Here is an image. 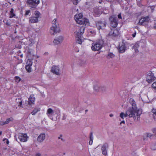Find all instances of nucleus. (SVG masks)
I'll use <instances>...</instances> for the list:
<instances>
[{
  "mask_svg": "<svg viewBox=\"0 0 156 156\" xmlns=\"http://www.w3.org/2000/svg\"><path fill=\"white\" fill-rule=\"evenodd\" d=\"M44 54L45 55H48V52H45L44 53Z\"/></svg>",
  "mask_w": 156,
  "mask_h": 156,
  "instance_id": "864d4df0",
  "label": "nucleus"
},
{
  "mask_svg": "<svg viewBox=\"0 0 156 156\" xmlns=\"http://www.w3.org/2000/svg\"><path fill=\"white\" fill-rule=\"evenodd\" d=\"M125 121L124 120H123V121H122L121 122H120V124H121V123H123V124H125Z\"/></svg>",
  "mask_w": 156,
  "mask_h": 156,
  "instance_id": "8fccbe9b",
  "label": "nucleus"
},
{
  "mask_svg": "<svg viewBox=\"0 0 156 156\" xmlns=\"http://www.w3.org/2000/svg\"><path fill=\"white\" fill-rule=\"evenodd\" d=\"M151 112L153 113V115L154 119H156V109H152Z\"/></svg>",
  "mask_w": 156,
  "mask_h": 156,
  "instance_id": "c85d7f7f",
  "label": "nucleus"
},
{
  "mask_svg": "<svg viewBox=\"0 0 156 156\" xmlns=\"http://www.w3.org/2000/svg\"><path fill=\"white\" fill-rule=\"evenodd\" d=\"M151 148L153 150H156V143L152 144L151 146Z\"/></svg>",
  "mask_w": 156,
  "mask_h": 156,
  "instance_id": "cd10ccee",
  "label": "nucleus"
},
{
  "mask_svg": "<svg viewBox=\"0 0 156 156\" xmlns=\"http://www.w3.org/2000/svg\"><path fill=\"white\" fill-rule=\"evenodd\" d=\"M147 81L149 83L155 80L156 78L154 76V74L151 71H149L147 73Z\"/></svg>",
  "mask_w": 156,
  "mask_h": 156,
  "instance_id": "9d476101",
  "label": "nucleus"
},
{
  "mask_svg": "<svg viewBox=\"0 0 156 156\" xmlns=\"http://www.w3.org/2000/svg\"><path fill=\"white\" fill-rule=\"evenodd\" d=\"M100 87L98 85H95L94 86V90L97 92L99 91V88Z\"/></svg>",
  "mask_w": 156,
  "mask_h": 156,
  "instance_id": "58836bf2",
  "label": "nucleus"
},
{
  "mask_svg": "<svg viewBox=\"0 0 156 156\" xmlns=\"http://www.w3.org/2000/svg\"><path fill=\"white\" fill-rule=\"evenodd\" d=\"M110 26L113 28H115L118 24V18L114 16H111L109 17Z\"/></svg>",
  "mask_w": 156,
  "mask_h": 156,
  "instance_id": "6e6552de",
  "label": "nucleus"
},
{
  "mask_svg": "<svg viewBox=\"0 0 156 156\" xmlns=\"http://www.w3.org/2000/svg\"><path fill=\"white\" fill-rule=\"evenodd\" d=\"M20 56H21V57H22V56H23V55H22H22H20Z\"/></svg>",
  "mask_w": 156,
  "mask_h": 156,
  "instance_id": "13d9d810",
  "label": "nucleus"
},
{
  "mask_svg": "<svg viewBox=\"0 0 156 156\" xmlns=\"http://www.w3.org/2000/svg\"><path fill=\"white\" fill-rule=\"evenodd\" d=\"M108 147V144L107 143H105L102 146L101 150L102 154L106 156L107 154V149Z\"/></svg>",
  "mask_w": 156,
  "mask_h": 156,
  "instance_id": "4468645a",
  "label": "nucleus"
},
{
  "mask_svg": "<svg viewBox=\"0 0 156 156\" xmlns=\"http://www.w3.org/2000/svg\"><path fill=\"white\" fill-rule=\"evenodd\" d=\"M139 46V43L138 42H136L135 44L133 46L132 48L134 49L135 52L137 53L138 52V48Z\"/></svg>",
  "mask_w": 156,
  "mask_h": 156,
  "instance_id": "5701e85b",
  "label": "nucleus"
},
{
  "mask_svg": "<svg viewBox=\"0 0 156 156\" xmlns=\"http://www.w3.org/2000/svg\"><path fill=\"white\" fill-rule=\"evenodd\" d=\"M111 31H110L108 34V36L111 37L112 38H113L116 37L118 36L119 34V32L117 29H114L113 30L111 28Z\"/></svg>",
  "mask_w": 156,
  "mask_h": 156,
  "instance_id": "f8f14e48",
  "label": "nucleus"
},
{
  "mask_svg": "<svg viewBox=\"0 0 156 156\" xmlns=\"http://www.w3.org/2000/svg\"><path fill=\"white\" fill-rule=\"evenodd\" d=\"M40 3V0H27V3L30 9H35Z\"/></svg>",
  "mask_w": 156,
  "mask_h": 156,
  "instance_id": "0eeeda50",
  "label": "nucleus"
},
{
  "mask_svg": "<svg viewBox=\"0 0 156 156\" xmlns=\"http://www.w3.org/2000/svg\"><path fill=\"white\" fill-rule=\"evenodd\" d=\"M109 116L112 117H113V115L112 114H110V115H109Z\"/></svg>",
  "mask_w": 156,
  "mask_h": 156,
  "instance_id": "603ef678",
  "label": "nucleus"
},
{
  "mask_svg": "<svg viewBox=\"0 0 156 156\" xmlns=\"http://www.w3.org/2000/svg\"><path fill=\"white\" fill-rule=\"evenodd\" d=\"M87 111H88V110H87V109L86 110H85L86 112H87Z\"/></svg>",
  "mask_w": 156,
  "mask_h": 156,
  "instance_id": "4d7b16f0",
  "label": "nucleus"
},
{
  "mask_svg": "<svg viewBox=\"0 0 156 156\" xmlns=\"http://www.w3.org/2000/svg\"><path fill=\"white\" fill-rule=\"evenodd\" d=\"M88 32L94 35L96 34V31L95 30H88Z\"/></svg>",
  "mask_w": 156,
  "mask_h": 156,
  "instance_id": "c9c22d12",
  "label": "nucleus"
},
{
  "mask_svg": "<svg viewBox=\"0 0 156 156\" xmlns=\"http://www.w3.org/2000/svg\"><path fill=\"white\" fill-rule=\"evenodd\" d=\"M90 140L89 142V144L90 145H91L93 143V133L92 132H90Z\"/></svg>",
  "mask_w": 156,
  "mask_h": 156,
  "instance_id": "a878e982",
  "label": "nucleus"
},
{
  "mask_svg": "<svg viewBox=\"0 0 156 156\" xmlns=\"http://www.w3.org/2000/svg\"><path fill=\"white\" fill-rule=\"evenodd\" d=\"M5 23L7 25H9V23H8V22L6 23Z\"/></svg>",
  "mask_w": 156,
  "mask_h": 156,
  "instance_id": "5fc2aeb1",
  "label": "nucleus"
},
{
  "mask_svg": "<svg viewBox=\"0 0 156 156\" xmlns=\"http://www.w3.org/2000/svg\"><path fill=\"white\" fill-rule=\"evenodd\" d=\"M129 101L130 104H131L132 107H133V105L135 106V107H137L135 102L134 101L133 99L132 98H130L129 100Z\"/></svg>",
  "mask_w": 156,
  "mask_h": 156,
  "instance_id": "b1692460",
  "label": "nucleus"
},
{
  "mask_svg": "<svg viewBox=\"0 0 156 156\" xmlns=\"http://www.w3.org/2000/svg\"><path fill=\"white\" fill-rule=\"evenodd\" d=\"M19 104H20V105H22V101H20V102Z\"/></svg>",
  "mask_w": 156,
  "mask_h": 156,
  "instance_id": "3c124183",
  "label": "nucleus"
},
{
  "mask_svg": "<svg viewBox=\"0 0 156 156\" xmlns=\"http://www.w3.org/2000/svg\"><path fill=\"white\" fill-rule=\"evenodd\" d=\"M41 14L38 11H36L34 12V16H32L29 18V22L31 23H37L38 22V18L40 17Z\"/></svg>",
  "mask_w": 156,
  "mask_h": 156,
  "instance_id": "423d86ee",
  "label": "nucleus"
},
{
  "mask_svg": "<svg viewBox=\"0 0 156 156\" xmlns=\"http://www.w3.org/2000/svg\"><path fill=\"white\" fill-rule=\"evenodd\" d=\"M136 35V32L135 31L133 34H132V36L133 37H134Z\"/></svg>",
  "mask_w": 156,
  "mask_h": 156,
  "instance_id": "49530a36",
  "label": "nucleus"
},
{
  "mask_svg": "<svg viewBox=\"0 0 156 156\" xmlns=\"http://www.w3.org/2000/svg\"><path fill=\"white\" fill-rule=\"evenodd\" d=\"M96 27L98 30H103L107 25L106 20H98L96 22Z\"/></svg>",
  "mask_w": 156,
  "mask_h": 156,
  "instance_id": "39448f33",
  "label": "nucleus"
},
{
  "mask_svg": "<svg viewBox=\"0 0 156 156\" xmlns=\"http://www.w3.org/2000/svg\"><path fill=\"white\" fill-rule=\"evenodd\" d=\"M106 90V87L104 86H101L99 88V91H105Z\"/></svg>",
  "mask_w": 156,
  "mask_h": 156,
  "instance_id": "f704fd0d",
  "label": "nucleus"
},
{
  "mask_svg": "<svg viewBox=\"0 0 156 156\" xmlns=\"http://www.w3.org/2000/svg\"><path fill=\"white\" fill-rule=\"evenodd\" d=\"M41 154L39 153H37L36 154V156H41Z\"/></svg>",
  "mask_w": 156,
  "mask_h": 156,
  "instance_id": "09e8293b",
  "label": "nucleus"
},
{
  "mask_svg": "<svg viewBox=\"0 0 156 156\" xmlns=\"http://www.w3.org/2000/svg\"><path fill=\"white\" fill-rule=\"evenodd\" d=\"M150 7L152 10V11H153L154 10V6H150Z\"/></svg>",
  "mask_w": 156,
  "mask_h": 156,
  "instance_id": "a18cd8bd",
  "label": "nucleus"
},
{
  "mask_svg": "<svg viewBox=\"0 0 156 156\" xmlns=\"http://www.w3.org/2000/svg\"><path fill=\"white\" fill-rule=\"evenodd\" d=\"M28 137L26 133H20L19 134L18 139L21 142H26L27 140Z\"/></svg>",
  "mask_w": 156,
  "mask_h": 156,
  "instance_id": "2eb2a0df",
  "label": "nucleus"
},
{
  "mask_svg": "<svg viewBox=\"0 0 156 156\" xmlns=\"http://www.w3.org/2000/svg\"><path fill=\"white\" fill-rule=\"evenodd\" d=\"M85 29V27L82 26L80 27L79 31L78 32L81 33V34H83V33H84Z\"/></svg>",
  "mask_w": 156,
  "mask_h": 156,
  "instance_id": "bb28decb",
  "label": "nucleus"
},
{
  "mask_svg": "<svg viewBox=\"0 0 156 156\" xmlns=\"http://www.w3.org/2000/svg\"><path fill=\"white\" fill-rule=\"evenodd\" d=\"M63 40V37L62 36H59L54 40L53 43L55 44H58L62 43Z\"/></svg>",
  "mask_w": 156,
  "mask_h": 156,
  "instance_id": "f3484780",
  "label": "nucleus"
},
{
  "mask_svg": "<svg viewBox=\"0 0 156 156\" xmlns=\"http://www.w3.org/2000/svg\"><path fill=\"white\" fill-rule=\"evenodd\" d=\"M14 9L13 8H12L10 12V18H12L15 16V14L14 13Z\"/></svg>",
  "mask_w": 156,
  "mask_h": 156,
  "instance_id": "393cba45",
  "label": "nucleus"
},
{
  "mask_svg": "<svg viewBox=\"0 0 156 156\" xmlns=\"http://www.w3.org/2000/svg\"><path fill=\"white\" fill-rule=\"evenodd\" d=\"M2 134V131H0V135H1Z\"/></svg>",
  "mask_w": 156,
  "mask_h": 156,
  "instance_id": "6e6d98bb",
  "label": "nucleus"
},
{
  "mask_svg": "<svg viewBox=\"0 0 156 156\" xmlns=\"http://www.w3.org/2000/svg\"><path fill=\"white\" fill-rule=\"evenodd\" d=\"M150 20L149 16L142 17L140 20L138 24L141 26H146Z\"/></svg>",
  "mask_w": 156,
  "mask_h": 156,
  "instance_id": "9b49d317",
  "label": "nucleus"
},
{
  "mask_svg": "<svg viewBox=\"0 0 156 156\" xmlns=\"http://www.w3.org/2000/svg\"><path fill=\"white\" fill-rule=\"evenodd\" d=\"M15 81L17 83L20 82L21 80V79L19 76H15Z\"/></svg>",
  "mask_w": 156,
  "mask_h": 156,
  "instance_id": "2f4dec72",
  "label": "nucleus"
},
{
  "mask_svg": "<svg viewBox=\"0 0 156 156\" xmlns=\"http://www.w3.org/2000/svg\"><path fill=\"white\" fill-rule=\"evenodd\" d=\"M153 28L154 29L156 30V21L154 23V25L153 26Z\"/></svg>",
  "mask_w": 156,
  "mask_h": 156,
  "instance_id": "de8ad7c7",
  "label": "nucleus"
},
{
  "mask_svg": "<svg viewBox=\"0 0 156 156\" xmlns=\"http://www.w3.org/2000/svg\"><path fill=\"white\" fill-rule=\"evenodd\" d=\"M115 56L112 53L110 52L109 53L108 55V58H112Z\"/></svg>",
  "mask_w": 156,
  "mask_h": 156,
  "instance_id": "7c9ffc66",
  "label": "nucleus"
},
{
  "mask_svg": "<svg viewBox=\"0 0 156 156\" xmlns=\"http://www.w3.org/2000/svg\"><path fill=\"white\" fill-rule=\"evenodd\" d=\"M74 18L76 22L81 25H86L89 22L88 19L85 17L83 18L82 13L76 14L74 16Z\"/></svg>",
  "mask_w": 156,
  "mask_h": 156,
  "instance_id": "f03ea898",
  "label": "nucleus"
},
{
  "mask_svg": "<svg viewBox=\"0 0 156 156\" xmlns=\"http://www.w3.org/2000/svg\"><path fill=\"white\" fill-rule=\"evenodd\" d=\"M5 140H6V144H7V145H8L9 144V140L6 138H4L3 139V141H5Z\"/></svg>",
  "mask_w": 156,
  "mask_h": 156,
  "instance_id": "a19ab883",
  "label": "nucleus"
},
{
  "mask_svg": "<svg viewBox=\"0 0 156 156\" xmlns=\"http://www.w3.org/2000/svg\"><path fill=\"white\" fill-rule=\"evenodd\" d=\"M128 43L127 42H124V41L123 40L122 44H119L118 48V50L119 53H123L125 51L128 49L127 47Z\"/></svg>",
  "mask_w": 156,
  "mask_h": 156,
  "instance_id": "1a4fd4ad",
  "label": "nucleus"
},
{
  "mask_svg": "<svg viewBox=\"0 0 156 156\" xmlns=\"http://www.w3.org/2000/svg\"><path fill=\"white\" fill-rule=\"evenodd\" d=\"M104 41L102 39H99L92 44V50L95 51L100 50L103 47Z\"/></svg>",
  "mask_w": 156,
  "mask_h": 156,
  "instance_id": "20e7f679",
  "label": "nucleus"
},
{
  "mask_svg": "<svg viewBox=\"0 0 156 156\" xmlns=\"http://www.w3.org/2000/svg\"><path fill=\"white\" fill-rule=\"evenodd\" d=\"M35 100V98L34 96V95H31L28 98V104L29 105H32L34 103Z\"/></svg>",
  "mask_w": 156,
  "mask_h": 156,
  "instance_id": "412c9836",
  "label": "nucleus"
},
{
  "mask_svg": "<svg viewBox=\"0 0 156 156\" xmlns=\"http://www.w3.org/2000/svg\"><path fill=\"white\" fill-rule=\"evenodd\" d=\"M78 9H77V11H78Z\"/></svg>",
  "mask_w": 156,
  "mask_h": 156,
  "instance_id": "bf43d9fd",
  "label": "nucleus"
},
{
  "mask_svg": "<svg viewBox=\"0 0 156 156\" xmlns=\"http://www.w3.org/2000/svg\"><path fill=\"white\" fill-rule=\"evenodd\" d=\"M40 111V110L37 109H34L33 111L31 112V114L33 115H35L38 111Z\"/></svg>",
  "mask_w": 156,
  "mask_h": 156,
  "instance_id": "473e14b6",
  "label": "nucleus"
},
{
  "mask_svg": "<svg viewBox=\"0 0 156 156\" xmlns=\"http://www.w3.org/2000/svg\"><path fill=\"white\" fill-rule=\"evenodd\" d=\"M30 12V10H28L26 11V12L25 13V15H29V13Z\"/></svg>",
  "mask_w": 156,
  "mask_h": 156,
  "instance_id": "37998d69",
  "label": "nucleus"
},
{
  "mask_svg": "<svg viewBox=\"0 0 156 156\" xmlns=\"http://www.w3.org/2000/svg\"><path fill=\"white\" fill-rule=\"evenodd\" d=\"M81 0H72V1L74 5H77L78 3Z\"/></svg>",
  "mask_w": 156,
  "mask_h": 156,
  "instance_id": "72a5a7b5",
  "label": "nucleus"
},
{
  "mask_svg": "<svg viewBox=\"0 0 156 156\" xmlns=\"http://www.w3.org/2000/svg\"><path fill=\"white\" fill-rule=\"evenodd\" d=\"M32 60L28 59L26 65L25 69L27 72L30 73L32 71L31 66L32 65Z\"/></svg>",
  "mask_w": 156,
  "mask_h": 156,
  "instance_id": "ddd939ff",
  "label": "nucleus"
},
{
  "mask_svg": "<svg viewBox=\"0 0 156 156\" xmlns=\"http://www.w3.org/2000/svg\"><path fill=\"white\" fill-rule=\"evenodd\" d=\"M51 71L56 75H58L60 74L59 69L58 66H53L51 68Z\"/></svg>",
  "mask_w": 156,
  "mask_h": 156,
  "instance_id": "dca6fc26",
  "label": "nucleus"
},
{
  "mask_svg": "<svg viewBox=\"0 0 156 156\" xmlns=\"http://www.w3.org/2000/svg\"><path fill=\"white\" fill-rule=\"evenodd\" d=\"M82 39H79L77 38H76V43L78 44H81L82 42Z\"/></svg>",
  "mask_w": 156,
  "mask_h": 156,
  "instance_id": "4c0bfd02",
  "label": "nucleus"
},
{
  "mask_svg": "<svg viewBox=\"0 0 156 156\" xmlns=\"http://www.w3.org/2000/svg\"><path fill=\"white\" fill-rule=\"evenodd\" d=\"M83 34H81V33L78 32L76 34V38H77L79 39L82 38Z\"/></svg>",
  "mask_w": 156,
  "mask_h": 156,
  "instance_id": "c756f323",
  "label": "nucleus"
},
{
  "mask_svg": "<svg viewBox=\"0 0 156 156\" xmlns=\"http://www.w3.org/2000/svg\"><path fill=\"white\" fill-rule=\"evenodd\" d=\"M13 119L12 118H10L7 119L5 121H1L0 122V125H4L9 123L10 121H12Z\"/></svg>",
  "mask_w": 156,
  "mask_h": 156,
  "instance_id": "4be33fe9",
  "label": "nucleus"
},
{
  "mask_svg": "<svg viewBox=\"0 0 156 156\" xmlns=\"http://www.w3.org/2000/svg\"><path fill=\"white\" fill-rule=\"evenodd\" d=\"M153 133H148L147 136L151 139H154L156 138V129H154L152 130Z\"/></svg>",
  "mask_w": 156,
  "mask_h": 156,
  "instance_id": "a211bd4d",
  "label": "nucleus"
},
{
  "mask_svg": "<svg viewBox=\"0 0 156 156\" xmlns=\"http://www.w3.org/2000/svg\"><path fill=\"white\" fill-rule=\"evenodd\" d=\"M45 135L44 133H41L37 137V141L40 143L42 142L45 139Z\"/></svg>",
  "mask_w": 156,
  "mask_h": 156,
  "instance_id": "6ab92c4d",
  "label": "nucleus"
},
{
  "mask_svg": "<svg viewBox=\"0 0 156 156\" xmlns=\"http://www.w3.org/2000/svg\"><path fill=\"white\" fill-rule=\"evenodd\" d=\"M60 31L59 24L57 22L56 19H55L52 21V26L50 28V32L52 35H55Z\"/></svg>",
  "mask_w": 156,
  "mask_h": 156,
  "instance_id": "7ed1b4c3",
  "label": "nucleus"
},
{
  "mask_svg": "<svg viewBox=\"0 0 156 156\" xmlns=\"http://www.w3.org/2000/svg\"><path fill=\"white\" fill-rule=\"evenodd\" d=\"M54 113V111L51 108H49L47 109L46 114L49 117L50 119L51 118L52 116Z\"/></svg>",
  "mask_w": 156,
  "mask_h": 156,
  "instance_id": "aec40b11",
  "label": "nucleus"
},
{
  "mask_svg": "<svg viewBox=\"0 0 156 156\" xmlns=\"http://www.w3.org/2000/svg\"><path fill=\"white\" fill-rule=\"evenodd\" d=\"M133 107H130L126 111L125 114L122 112L120 113V117L124 119V117H133L134 120L139 121L140 120V117L142 114V109H137V107H135V106L133 105Z\"/></svg>",
  "mask_w": 156,
  "mask_h": 156,
  "instance_id": "f257e3e1",
  "label": "nucleus"
},
{
  "mask_svg": "<svg viewBox=\"0 0 156 156\" xmlns=\"http://www.w3.org/2000/svg\"><path fill=\"white\" fill-rule=\"evenodd\" d=\"M151 86L154 89L155 92H156V82H154L152 84Z\"/></svg>",
  "mask_w": 156,
  "mask_h": 156,
  "instance_id": "ea45409f",
  "label": "nucleus"
},
{
  "mask_svg": "<svg viewBox=\"0 0 156 156\" xmlns=\"http://www.w3.org/2000/svg\"><path fill=\"white\" fill-rule=\"evenodd\" d=\"M118 17L119 19H122V17L121 16V13H119L118 15Z\"/></svg>",
  "mask_w": 156,
  "mask_h": 156,
  "instance_id": "c03bdc74",
  "label": "nucleus"
},
{
  "mask_svg": "<svg viewBox=\"0 0 156 156\" xmlns=\"http://www.w3.org/2000/svg\"><path fill=\"white\" fill-rule=\"evenodd\" d=\"M147 133L145 134L144 136H143V140H147V138L149 137V136H147Z\"/></svg>",
  "mask_w": 156,
  "mask_h": 156,
  "instance_id": "e433bc0d",
  "label": "nucleus"
},
{
  "mask_svg": "<svg viewBox=\"0 0 156 156\" xmlns=\"http://www.w3.org/2000/svg\"><path fill=\"white\" fill-rule=\"evenodd\" d=\"M62 135H60V136L58 137V139H61V140H62V141H65V140L64 139H63L62 138H61V137H62Z\"/></svg>",
  "mask_w": 156,
  "mask_h": 156,
  "instance_id": "79ce46f5",
  "label": "nucleus"
}]
</instances>
